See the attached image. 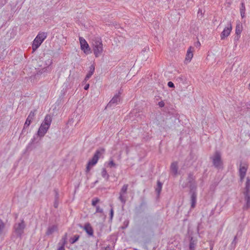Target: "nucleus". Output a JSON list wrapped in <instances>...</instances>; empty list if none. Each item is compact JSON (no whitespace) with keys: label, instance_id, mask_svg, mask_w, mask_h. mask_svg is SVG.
I'll return each mask as SVG.
<instances>
[{"label":"nucleus","instance_id":"1","mask_svg":"<svg viewBox=\"0 0 250 250\" xmlns=\"http://www.w3.org/2000/svg\"><path fill=\"white\" fill-rule=\"evenodd\" d=\"M93 50L96 57H99L103 51V47L102 39L100 38H95L93 41Z\"/></svg>","mask_w":250,"mask_h":250},{"label":"nucleus","instance_id":"2","mask_svg":"<svg viewBox=\"0 0 250 250\" xmlns=\"http://www.w3.org/2000/svg\"><path fill=\"white\" fill-rule=\"evenodd\" d=\"M213 166L217 169H221L223 167V161L221 158L220 152L216 151L214 154L210 157Z\"/></svg>","mask_w":250,"mask_h":250},{"label":"nucleus","instance_id":"3","mask_svg":"<svg viewBox=\"0 0 250 250\" xmlns=\"http://www.w3.org/2000/svg\"><path fill=\"white\" fill-rule=\"evenodd\" d=\"M186 180L187 181V184H185V185L183 184L182 185L183 188L188 186L190 188V190H196L197 185L195 181V177L193 176V173H188V177Z\"/></svg>","mask_w":250,"mask_h":250},{"label":"nucleus","instance_id":"4","mask_svg":"<svg viewBox=\"0 0 250 250\" xmlns=\"http://www.w3.org/2000/svg\"><path fill=\"white\" fill-rule=\"evenodd\" d=\"M140 231L144 235H148L154 233L152 225L149 220H146L143 223Z\"/></svg>","mask_w":250,"mask_h":250},{"label":"nucleus","instance_id":"5","mask_svg":"<svg viewBox=\"0 0 250 250\" xmlns=\"http://www.w3.org/2000/svg\"><path fill=\"white\" fill-rule=\"evenodd\" d=\"M25 228V225L23 220H22L21 222L15 224L14 226V232L17 237L20 238L21 237V235L24 232Z\"/></svg>","mask_w":250,"mask_h":250},{"label":"nucleus","instance_id":"6","mask_svg":"<svg viewBox=\"0 0 250 250\" xmlns=\"http://www.w3.org/2000/svg\"><path fill=\"white\" fill-rule=\"evenodd\" d=\"M104 149L102 148L97 149L92 159L89 161V165H91V166L95 165L97 163L99 158L104 153Z\"/></svg>","mask_w":250,"mask_h":250},{"label":"nucleus","instance_id":"7","mask_svg":"<svg viewBox=\"0 0 250 250\" xmlns=\"http://www.w3.org/2000/svg\"><path fill=\"white\" fill-rule=\"evenodd\" d=\"M128 185L125 184L122 188L119 193V200L122 202L123 205L124 206L126 201V196L125 194L127 193Z\"/></svg>","mask_w":250,"mask_h":250},{"label":"nucleus","instance_id":"8","mask_svg":"<svg viewBox=\"0 0 250 250\" xmlns=\"http://www.w3.org/2000/svg\"><path fill=\"white\" fill-rule=\"evenodd\" d=\"M52 63V60L48 59L46 61V64L47 65V66L43 67L42 69H40L37 72V73L35 75L34 77L36 78H37L39 76L43 74L45 72H48L50 71L51 68L49 67V66Z\"/></svg>","mask_w":250,"mask_h":250},{"label":"nucleus","instance_id":"9","mask_svg":"<svg viewBox=\"0 0 250 250\" xmlns=\"http://www.w3.org/2000/svg\"><path fill=\"white\" fill-rule=\"evenodd\" d=\"M79 41L81 49L83 50L85 53H89L90 48L85 40L83 37H80Z\"/></svg>","mask_w":250,"mask_h":250},{"label":"nucleus","instance_id":"10","mask_svg":"<svg viewBox=\"0 0 250 250\" xmlns=\"http://www.w3.org/2000/svg\"><path fill=\"white\" fill-rule=\"evenodd\" d=\"M189 194H190V201L191 205V208H194L196 206V199H197V193L196 190H189Z\"/></svg>","mask_w":250,"mask_h":250},{"label":"nucleus","instance_id":"11","mask_svg":"<svg viewBox=\"0 0 250 250\" xmlns=\"http://www.w3.org/2000/svg\"><path fill=\"white\" fill-rule=\"evenodd\" d=\"M120 93L119 92L118 94L115 95L112 98V99L107 104L106 107H111L115 104H117L120 101Z\"/></svg>","mask_w":250,"mask_h":250},{"label":"nucleus","instance_id":"12","mask_svg":"<svg viewBox=\"0 0 250 250\" xmlns=\"http://www.w3.org/2000/svg\"><path fill=\"white\" fill-rule=\"evenodd\" d=\"M36 110L31 111L24 123V128H27L30 125L32 121L34 119Z\"/></svg>","mask_w":250,"mask_h":250},{"label":"nucleus","instance_id":"13","mask_svg":"<svg viewBox=\"0 0 250 250\" xmlns=\"http://www.w3.org/2000/svg\"><path fill=\"white\" fill-rule=\"evenodd\" d=\"M176 121V117L174 116L167 118L165 120L166 127L167 128H171L175 125Z\"/></svg>","mask_w":250,"mask_h":250},{"label":"nucleus","instance_id":"14","mask_svg":"<svg viewBox=\"0 0 250 250\" xmlns=\"http://www.w3.org/2000/svg\"><path fill=\"white\" fill-rule=\"evenodd\" d=\"M49 128V127L45 126L41 124L37 134V137H43L45 133L47 132Z\"/></svg>","mask_w":250,"mask_h":250},{"label":"nucleus","instance_id":"15","mask_svg":"<svg viewBox=\"0 0 250 250\" xmlns=\"http://www.w3.org/2000/svg\"><path fill=\"white\" fill-rule=\"evenodd\" d=\"M232 29V26L229 23L228 27H226L223 32L221 33V37L222 39H224L225 37H228L229 34Z\"/></svg>","mask_w":250,"mask_h":250},{"label":"nucleus","instance_id":"16","mask_svg":"<svg viewBox=\"0 0 250 250\" xmlns=\"http://www.w3.org/2000/svg\"><path fill=\"white\" fill-rule=\"evenodd\" d=\"M247 171V168L246 167H245V166H240L239 172L241 182H242L243 179H244L246 176Z\"/></svg>","mask_w":250,"mask_h":250},{"label":"nucleus","instance_id":"17","mask_svg":"<svg viewBox=\"0 0 250 250\" xmlns=\"http://www.w3.org/2000/svg\"><path fill=\"white\" fill-rule=\"evenodd\" d=\"M52 117L50 115L47 114L45 116L43 122L42 124L43 125L45 126L50 127L52 122Z\"/></svg>","mask_w":250,"mask_h":250},{"label":"nucleus","instance_id":"18","mask_svg":"<svg viewBox=\"0 0 250 250\" xmlns=\"http://www.w3.org/2000/svg\"><path fill=\"white\" fill-rule=\"evenodd\" d=\"M250 193V178L248 177L245 184V188L243 192L244 194H248Z\"/></svg>","mask_w":250,"mask_h":250},{"label":"nucleus","instance_id":"19","mask_svg":"<svg viewBox=\"0 0 250 250\" xmlns=\"http://www.w3.org/2000/svg\"><path fill=\"white\" fill-rule=\"evenodd\" d=\"M246 204L244 206L245 209H248L250 207V194H244Z\"/></svg>","mask_w":250,"mask_h":250},{"label":"nucleus","instance_id":"20","mask_svg":"<svg viewBox=\"0 0 250 250\" xmlns=\"http://www.w3.org/2000/svg\"><path fill=\"white\" fill-rule=\"evenodd\" d=\"M84 229L86 233L90 236L93 235V230L91 226L89 223L86 224L84 227Z\"/></svg>","mask_w":250,"mask_h":250},{"label":"nucleus","instance_id":"21","mask_svg":"<svg viewBox=\"0 0 250 250\" xmlns=\"http://www.w3.org/2000/svg\"><path fill=\"white\" fill-rule=\"evenodd\" d=\"M178 163L177 162H173L170 166V170L174 175H177L178 172Z\"/></svg>","mask_w":250,"mask_h":250},{"label":"nucleus","instance_id":"22","mask_svg":"<svg viewBox=\"0 0 250 250\" xmlns=\"http://www.w3.org/2000/svg\"><path fill=\"white\" fill-rule=\"evenodd\" d=\"M95 71V66L93 64H92L89 67V70L88 71V72L87 74L86 75L84 80L87 81L88 80L91 76L93 74Z\"/></svg>","mask_w":250,"mask_h":250},{"label":"nucleus","instance_id":"23","mask_svg":"<svg viewBox=\"0 0 250 250\" xmlns=\"http://www.w3.org/2000/svg\"><path fill=\"white\" fill-rule=\"evenodd\" d=\"M47 36V33L46 32H40L38 34L36 38H37L40 42H42L46 38Z\"/></svg>","mask_w":250,"mask_h":250},{"label":"nucleus","instance_id":"24","mask_svg":"<svg viewBox=\"0 0 250 250\" xmlns=\"http://www.w3.org/2000/svg\"><path fill=\"white\" fill-rule=\"evenodd\" d=\"M42 42H40L36 38L34 39L32 44V49L35 51L41 45Z\"/></svg>","mask_w":250,"mask_h":250},{"label":"nucleus","instance_id":"25","mask_svg":"<svg viewBox=\"0 0 250 250\" xmlns=\"http://www.w3.org/2000/svg\"><path fill=\"white\" fill-rule=\"evenodd\" d=\"M57 229V227L55 225H52L51 226H49L46 232V234L47 235H49L54 233Z\"/></svg>","mask_w":250,"mask_h":250},{"label":"nucleus","instance_id":"26","mask_svg":"<svg viewBox=\"0 0 250 250\" xmlns=\"http://www.w3.org/2000/svg\"><path fill=\"white\" fill-rule=\"evenodd\" d=\"M196 244V241L192 237H190L189 249L190 250H194Z\"/></svg>","mask_w":250,"mask_h":250},{"label":"nucleus","instance_id":"27","mask_svg":"<svg viewBox=\"0 0 250 250\" xmlns=\"http://www.w3.org/2000/svg\"><path fill=\"white\" fill-rule=\"evenodd\" d=\"M242 24L240 23H237L235 29V33L237 36V39H238L239 37L238 36L240 35L241 32H242Z\"/></svg>","mask_w":250,"mask_h":250},{"label":"nucleus","instance_id":"28","mask_svg":"<svg viewBox=\"0 0 250 250\" xmlns=\"http://www.w3.org/2000/svg\"><path fill=\"white\" fill-rule=\"evenodd\" d=\"M40 139H38V137H37V134L35 135L33 139H32L30 143L28 145V147L32 146L34 144H37L39 142Z\"/></svg>","mask_w":250,"mask_h":250},{"label":"nucleus","instance_id":"29","mask_svg":"<svg viewBox=\"0 0 250 250\" xmlns=\"http://www.w3.org/2000/svg\"><path fill=\"white\" fill-rule=\"evenodd\" d=\"M240 14L242 18H244L245 17V11L246 8L245 6V4L243 2L241 3V7H240Z\"/></svg>","mask_w":250,"mask_h":250},{"label":"nucleus","instance_id":"30","mask_svg":"<svg viewBox=\"0 0 250 250\" xmlns=\"http://www.w3.org/2000/svg\"><path fill=\"white\" fill-rule=\"evenodd\" d=\"M101 175L103 178H104L106 181L109 179V175L107 173V171L104 168H103L102 169Z\"/></svg>","mask_w":250,"mask_h":250},{"label":"nucleus","instance_id":"31","mask_svg":"<svg viewBox=\"0 0 250 250\" xmlns=\"http://www.w3.org/2000/svg\"><path fill=\"white\" fill-rule=\"evenodd\" d=\"M162 184L159 181H157V187L155 189L156 191L158 193V194H159L161 192V191L162 190Z\"/></svg>","mask_w":250,"mask_h":250},{"label":"nucleus","instance_id":"32","mask_svg":"<svg viewBox=\"0 0 250 250\" xmlns=\"http://www.w3.org/2000/svg\"><path fill=\"white\" fill-rule=\"evenodd\" d=\"M66 234H65L64 237L62 238V240L63 241L62 244L60 247H59V248L58 249V250H65L64 245L66 243Z\"/></svg>","mask_w":250,"mask_h":250},{"label":"nucleus","instance_id":"33","mask_svg":"<svg viewBox=\"0 0 250 250\" xmlns=\"http://www.w3.org/2000/svg\"><path fill=\"white\" fill-rule=\"evenodd\" d=\"M79 237H80V236L79 235H74L73 237H72L70 239V243L71 244L75 243L76 242H77L79 240Z\"/></svg>","mask_w":250,"mask_h":250},{"label":"nucleus","instance_id":"34","mask_svg":"<svg viewBox=\"0 0 250 250\" xmlns=\"http://www.w3.org/2000/svg\"><path fill=\"white\" fill-rule=\"evenodd\" d=\"M193 57V53L187 52L186 55V61L190 62Z\"/></svg>","mask_w":250,"mask_h":250},{"label":"nucleus","instance_id":"35","mask_svg":"<svg viewBox=\"0 0 250 250\" xmlns=\"http://www.w3.org/2000/svg\"><path fill=\"white\" fill-rule=\"evenodd\" d=\"M5 227V224L3 221L0 219V235L2 234L3 230Z\"/></svg>","mask_w":250,"mask_h":250},{"label":"nucleus","instance_id":"36","mask_svg":"<svg viewBox=\"0 0 250 250\" xmlns=\"http://www.w3.org/2000/svg\"><path fill=\"white\" fill-rule=\"evenodd\" d=\"M108 166L110 167H116L117 165L112 160H111L108 163Z\"/></svg>","mask_w":250,"mask_h":250},{"label":"nucleus","instance_id":"37","mask_svg":"<svg viewBox=\"0 0 250 250\" xmlns=\"http://www.w3.org/2000/svg\"><path fill=\"white\" fill-rule=\"evenodd\" d=\"M100 201V200L97 198H96L94 199H93L92 201V205L93 206H96V204L99 203Z\"/></svg>","mask_w":250,"mask_h":250},{"label":"nucleus","instance_id":"38","mask_svg":"<svg viewBox=\"0 0 250 250\" xmlns=\"http://www.w3.org/2000/svg\"><path fill=\"white\" fill-rule=\"evenodd\" d=\"M236 239H237V236H235L234 238V239L233 241L232 242L231 244V248H234L236 244Z\"/></svg>","mask_w":250,"mask_h":250},{"label":"nucleus","instance_id":"39","mask_svg":"<svg viewBox=\"0 0 250 250\" xmlns=\"http://www.w3.org/2000/svg\"><path fill=\"white\" fill-rule=\"evenodd\" d=\"M54 191L55 192V200H59V194L58 191L56 189L54 190Z\"/></svg>","mask_w":250,"mask_h":250},{"label":"nucleus","instance_id":"40","mask_svg":"<svg viewBox=\"0 0 250 250\" xmlns=\"http://www.w3.org/2000/svg\"><path fill=\"white\" fill-rule=\"evenodd\" d=\"M96 212L102 213L103 212V209L101 208L99 206L96 207Z\"/></svg>","mask_w":250,"mask_h":250},{"label":"nucleus","instance_id":"41","mask_svg":"<svg viewBox=\"0 0 250 250\" xmlns=\"http://www.w3.org/2000/svg\"><path fill=\"white\" fill-rule=\"evenodd\" d=\"M167 85L169 87H170V88L174 87V84L172 82H168Z\"/></svg>","mask_w":250,"mask_h":250},{"label":"nucleus","instance_id":"42","mask_svg":"<svg viewBox=\"0 0 250 250\" xmlns=\"http://www.w3.org/2000/svg\"><path fill=\"white\" fill-rule=\"evenodd\" d=\"M59 206V200H55L54 203V207L55 208H57Z\"/></svg>","mask_w":250,"mask_h":250},{"label":"nucleus","instance_id":"43","mask_svg":"<svg viewBox=\"0 0 250 250\" xmlns=\"http://www.w3.org/2000/svg\"><path fill=\"white\" fill-rule=\"evenodd\" d=\"M91 166V165H89V163H88L86 168V172H88L89 171Z\"/></svg>","mask_w":250,"mask_h":250},{"label":"nucleus","instance_id":"44","mask_svg":"<svg viewBox=\"0 0 250 250\" xmlns=\"http://www.w3.org/2000/svg\"><path fill=\"white\" fill-rule=\"evenodd\" d=\"M194 50V48L192 46H190L187 52L192 53Z\"/></svg>","mask_w":250,"mask_h":250},{"label":"nucleus","instance_id":"45","mask_svg":"<svg viewBox=\"0 0 250 250\" xmlns=\"http://www.w3.org/2000/svg\"><path fill=\"white\" fill-rule=\"evenodd\" d=\"M113 208H111L110 210V219H112V217H113Z\"/></svg>","mask_w":250,"mask_h":250},{"label":"nucleus","instance_id":"46","mask_svg":"<svg viewBox=\"0 0 250 250\" xmlns=\"http://www.w3.org/2000/svg\"><path fill=\"white\" fill-rule=\"evenodd\" d=\"M26 128H24V125L23 126V128L22 130V131H21V134H24L25 133L26 134L27 133V132L26 131Z\"/></svg>","mask_w":250,"mask_h":250},{"label":"nucleus","instance_id":"47","mask_svg":"<svg viewBox=\"0 0 250 250\" xmlns=\"http://www.w3.org/2000/svg\"><path fill=\"white\" fill-rule=\"evenodd\" d=\"M146 205V203L145 201H143L140 204V207H142L143 206H145Z\"/></svg>","mask_w":250,"mask_h":250},{"label":"nucleus","instance_id":"48","mask_svg":"<svg viewBox=\"0 0 250 250\" xmlns=\"http://www.w3.org/2000/svg\"><path fill=\"white\" fill-rule=\"evenodd\" d=\"M89 84H86L84 87V90H88V89L89 88Z\"/></svg>","mask_w":250,"mask_h":250},{"label":"nucleus","instance_id":"49","mask_svg":"<svg viewBox=\"0 0 250 250\" xmlns=\"http://www.w3.org/2000/svg\"><path fill=\"white\" fill-rule=\"evenodd\" d=\"M201 45L200 44V42L198 41L197 42L195 43V45L196 46V47H198V46H200Z\"/></svg>","mask_w":250,"mask_h":250},{"label":"nucleus","instance_id":"50","mask_svg":"<svg viewBox=\"0 0 250 250\" xmlns=\"http://www.w3.org/2000/svg\"><path fill=\"white\" fill-rule=\"evenodd\" d=\"M159 105L160 107H163L164 106V103L162 102L159 103Z\"/></svg>","mask_w":250,"mask_h":250},{"label":"nucleus","instance_id":"51","mask_svg":"<svg viewBox=\"0 0 250 250\" xmlns=\"http://www.w3.org/2000/svg\"><path fill=\"white\" fill-rule=\"evenodd\" d=\"M146 50H149V48L148 47H146V48H145L144 49V50H143V51L144 52L145 51H146Z\"/></svg>","mask_w":250,"mask_h":250},{"label":"nucleus","instance_id":"52","mask_svg":"<svg viewBox=\"0 0 250 250\" xmlns=\"http://www.w3.org/2000/svg\"><path fill=\"white\" fill-rule=\"evenodd\" d=\"M199 13H201V15L202 14V10H199V11H198V14H199Z\"/></svg>","mask_w":250,"mask_h":250},{"label":"nucleus","instance_id":"53","mask_svg":"<svg viewBox=\"0 0 250 250\" xmlns=\"http://www.w3.org/2000/svg\"><path fill=\"white\" fill-rule=\"evenodd\" d=\"M97 182H98V181H96L95 182V183H97Z\"/></svg>","mask_w":250,"mask_h":250}]
</instances>
